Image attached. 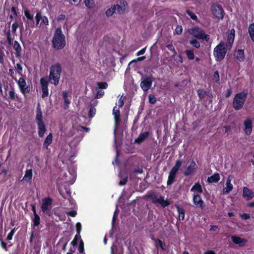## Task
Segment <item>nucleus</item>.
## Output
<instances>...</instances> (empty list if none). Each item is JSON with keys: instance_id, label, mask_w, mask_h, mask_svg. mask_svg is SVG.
Segmentation results:
<instances>
[{"instance_id": "obj_1", "label": "nucleus", "mask_w": 254, "mask_h": 254, "mask_svg": "<svg viewBox=\"0 0 254 254\" xmlns=\"http://www.w3.org/2000/svg\"><path fill=\"white\" fill-rule=\"evenodd\" d=\"M53 47L56 49H63L65 46V36L61 28H57L54 33L52 40Z\"/></svg>"}, {"instance_id": "obj_2", "label": "nucleus", "mask_w": 254, "mask_h": 254, "mask_svg": "<svg viewBox=\"0 0 254 254\" xmlns=\"http://www.w3.org/2000/svg\"><path fill=\"white\" fill-rule=\"evenodd\" d=\"M61 72L62 67L60 64L57 63L52 65L50 68L49 82L55 85H57L59 83Z\"/></svg>"}, {"instance_id": "obj_3", "label": "nucleus", "mask_w": 254, "mask_h": 254, "mask_svg": "<svg viewBox=\"0 0 254 254\" xmlns=\"http://www.w3.org/2000/svg\"><path fill=\"white\" fill-rule=\"evenodd\" d=\"M228 47L229 45L225 44L224 41H221L215 47L213 51V55L216 61L220 62L224 59L227 50L230 49Z\"/></svg>"}, {"instance_id": "obj_4", "label": "nucleus", "mask_w": 254, "mask_h": 254, "mask_svg": "<svg viewBox=\"0 0 254 254\" xmlns=\"http://www.w3.org/2000/svg\"><path fill=\"white\" fill-rule=\"evenodd\" d=\"M188 31L189 34L197 39L205 40L206 41L209 39V35L206 34L204 31L198 26L189 28Z\"/></svg>"}, {"instance_id": "obj_5", "label": "nucleus", "mask_w": 254, "mask_h": 254, "mask_svg": "<svg viewBox=\"0 0 254 254\" xmlns=\"http://www.w3.org/2000/svg\"><path fill=\"white\" fill-rule=\"evenodd\" d=\"M145 197L149 198L153 203L159 204L164 207L170 204L167 199H165L163 196L155 192L147 194L145 195Z\"/></svg>"}, {"instance_id": "obj_6", "label": "nucleus", "mask_w": 254, "mask_h": 254, "mask_svg": "<svg viewBox=\"0 0 254 254\" xmlns=\"http://www.w3.org/2000/svg\"><path fill=\"white\" fill-rule=\"evenodd\" d=\"M248 93L246 92H242L237 94L233 99V107L236 110L242 108L245 102Z\"/></svg>"}, {"instance_id": "obj_7", "label": "nucleus", "mask_w": 254, "mask_h": 254, "mask_svg": "<svg viewBox=\"0 0 254 254\" xmlns=\"http://www.w3.org/2000/svg\"><path fill=\"white\" fill-rule=\"evenodd\" d=\"M76 177V172L73 169L71 171L68 170L66 173H64L62 180L66 183L72 184L74 182Z\"/></svg>"}, {"instance_id": "obj_8", "label": "nucleus", "mask_w": 254, "mask_h": 254, "mask_svg": "<svg viewBox=\"0 0 254 254\" xmlns=\"http://www.w3.org/2000/svg\"><path fill=\"white\" fill-rule=\"evenodd\" d=\"M52 199L50 197L45 198L42 201V209L44 213L50 215L52 209Z\"/></svg>"}, {"instance_id": "obj_9", "label": "nucleus", "mask_w": 254, "mask_h": 254, "mask_svg": "<svg viewBox=\"0 0 254 254\" xmlns=\"http://www.w3.org/2000/svg\"><path fill=\"white\" fill-rule=\"evenodd\" d=\"M211 10L213 15L218 19H222L224 16V11L222 7L216 4L212 5Z\"/></svg>"}, {"instance_id": "obj_10", "label": "nucleus", "mask_w": 254, "mask_h": 254, "mask_svg": "<svg viewBox=\"0 0 254 254\" xmlns=\"http://www.w3.org/2000/svg\"><path fill=\"white\" fill-rule=\"evenodd\" d=\"M18 85L20 89L21 92L23 94H25L30 92V88L29 85H27L25 79L21 77L18 81Z\"/></svg>"}, {"instance_id": "obj_11", "label": "nucleus", "mask_w": 254, "mask_h": 254, "mask_svg": "<svg viewBox=\"0 0 254 254\" xmlns=\"http://www.w3.org/2000/svg\"><path fill=\"white\" fill-rule=\"evenodd\" d=\"M192 201L194 204L201 209L205 206V203L199 194H192Z\"/></svg>"}, {"instance_id": "obj_12", "label": "nucleus", "mask_w": 254, "mask_h": 254, "mask_svg": "<svg viewBox=\"0 0 254 254\" xmlns=\"http://www.w3.org/2000/svg\"><path fill=\"white\" fill-rule=\"evenodd\" d=\"M244 131L246 134L249 135L252 132V121L250 118H247L244 122Z\"/></svg>"}, {"instance_id": "obj_13", "label": "nucleus", "mask_w": 254, "mask_h": 254, "mask_svg": "<svg viewBox=\"0 0 254 254\" xmlns=\"http://www.w3.org/2000/svg\"><path fill=\"white\" fill-rule=\"evenodd\" d=\"M40 83L41 84V89L42 90V96L43 98L47 97L49 95V91L48 88V83L46 79L42 78L40 80Z\"/></svg>"}, {"instance_id": "obj_14", "label": "nucleus", "mask_w": 254, "mask_h": 254, "mask_svg": "<svg viewBox=\"0 0 254 254\" xmlns=\"http://www.w3.org/2000/svg\"><path fill=\"white\" fill-rule=\"evenodd\" d=\"M152 83V80L151 78L147 77L145 78L140 83V86L144 91H148L150 88Z\"/></svg>"}, {"instance_id": "obj_15", "label": "nucleus", "mask_w": 254, "mask_h": 254, "mask_svg": "<svg viewBox=\"0 0 254 254\" xmlns=\"http://www.w3.org/2000/svg\"><path fill=\"white\" fill-rule=\"evenodd\" d=\"M196 164L193 161H190L188 162L186 167V170L184 172L186 176L190 175L194 170Z\"/></svg>"}, {"instance_id": "obj_16", "label": "nucleus", "mask_w": 254, "mask_h": 254, "mask_svg": "<svg viewBox=\"0 0 254 254\" xmlns=\"http://www.w3.org/2000/svg\"><path fill=\"white\" fill-rule=\"evenodd\" d=\"M243 196L247 200H251L254 197V192L247 187H244Z\"/></svg>"}, {"instance_id": "obj_17", "label": "nucleus", "mask_w": 254, "mask_h": 254, "mask_svg": "<svg viewBox=\"0 0 254 254\" xmlns=\"http://www.w3.org/2000/svg\"><path fill=\"white\" fill-rule=\"evenodd\" d=\"M60 156L63 157L65 160L71 161L75 156V155L70 151V150H66V151H62L60 153Z\"/></svg>"}, {"instance_id": "obj_18", "label": "nucleus", "mask_w": 254, "mask_h": 254, "mask_svg": "<svg viewBox=\"0 0 254 254\" xmlns=\"http://www.w3.org/2000/svg\"><path fill=\"white\" fill-rule=\"evenodd\" d=\"M231 239L234 244L238 245L240 247L244 246L247 242V240L246 239L237 236H232Z\"/></svg>"}, {"instance_id": "obj_19", "label": "nucleus", "mask_w": 254, "mask_h": 254, "mask_svg": "<svg viewBox=\"0 0 254 254\" xmlns=\"http://www.w3.org/2000/svg\"><path fill=\"white\" fill-rule=\"evenodd\" d=\"M231 178L229 177L226 181V186L224 188L223 193L224 194H228L233 189V186L231 183Z\"/></svg>"}, {"instance_id": "obj_20", "label": "nucleus", "mask_w": 254, "mask_h": 254, "mask_svg": "<svg viewBox=\"0 0 254 254\" xmlns=\"http://www.w3.org/2000/svg\"><path fill=\"white\" fill-rule=\"evenodd\" d=\"M37 126L38 135L40 137H43L44 136L47 130L45 123L44 122L38 123Z\"/></svg>"}, {"instance_id": "obj_21", "label": "nucleus", "mask_w": 254, "mask_h": 254, "mask_svg": "<svg viewBox=\"0 0 254 254\" xmlns=\"http://www.w3.org/2000/svg\"><path fill=\"white\" fill-rule=\"evenodd\" d=\"M113 114L114 117L116 127L120 122V112L117 107H115L113 110Z\"/></svg>"}, {"instance_id": "obj_22", "label": "nucleus", "mask_w": 254, "mask_h": 254, "mask_svg": "<svg viewBox=\"0 0 254 254\" xmlns=\"http://www.w3.org/2000/svg\"><path fill=\"white\" fill-rule=\"evenodd\" d=\"M235 38V30L232 29L230 31L228 37L227 42L225 43V44L228 45L230 49L232 47V44L234 42V40Z\"/></svg>"}, {"instance_id": "obj_23", "label": "nucleus", "mask_w": 254, "mask_h": 254, "mask_svg": "<svg viewBox=\"0 0 254 254\" xmlns=\"http://www.w3.org/2000/svg\"><path fill=\"white\" fill-rule=\"evenodd\" d=\"M36 120L37 124L44 122L40 104H38L37 106Z\"/></svg>"}, {"instance_id": "obj_24", "label": "nucleus", "mask_w": 254, "mask_h": 254, "mask_svg": "<svg viewBox=\"0 0 254 254\" xmlns=\"http://www.w3.org/2000/svg\"><path fill=\"white\" fill-rule=\"evenodd\" d=\"M190 191L192 192V194H199L202 192V188L199 183H195L190 189Z\"/></svg>"}, {"instance_id": "obj_25", "label": "nucleus", "mask_w": 254, "mask_h": 254, "mask_svg": "<svg viewBox=\"0 0 254 254\" xmlns=\"http://www.w3.org/2000/svg\"><path fill=\"white\" fill-rule=\"evenodd\" d=\"M236 58L238 62H242L245 60L244 51L243 50H239L237 52Z\"/></svg>"}, {"instance_id": "obj_26", "label": "nucleus", "mask_w": 254, "mask_h": 254, "mask_svg": "<svg viewBox=\"0 0 254 254\" xmlns=\"http://www.w3.org/2000/svg\"><path fill=\"white\" fill-rule=\"evenodd\" d=\"M149 135L148 132H145L141 133L139 136L135 139V142L140 143L144 141Z\"/></svg>"}, {"instance_id": "obj_27", "label": "nucleus", "mask_w": 254, "mask_h": 254, "mask_svg": "<svg viewBox=\"0 0 254 254\" xmlns=\"http://www.w3.org/2000/svg\"><path fill=\"white\" fill-rule=\"evenodd\" d=\"M52 140L53 134L52 133H49L46 137L45 141L43 143L44 147L47 148L49 145L52 142Z\"/></svg>"}, {"instance_id": "obj_28", "label": "nucleus", "mask_w": 254, "mask_h": 254, "mask_svg": "<svg viewBox=\"0 0 254 254\" xmlns=\"http://www.w3.org/2000/svg\"><path fill=\"white\" fill-rule=\"evenodd\" d=\"M220 180V176L219 174L216 173L212 176L209 177L207 179V181L209 183H216Z\"/></svg>"}, {"instance_id": "obj_29", "label": "nucleus", "mask_w": 254, "mask_h": 254, "mask_svg": "<svg viewBox=\"0 0 254 254\" xmlns=\"http://www.w3.org/2000/svg\"><path fill=\"white\" fill-rule=\"evenodd\" d=\"M32 177V171L31 169L27 170L25 172V175L23 180L29 182L31 180Z\"/></svg>"}, {"instance_id": "obj_30", "label": "nucleus", "mask_w": 254, "mask_h": 254, "mask_svg": "<svg viewBox=\"0 0 254 254\" xmlns=\"http://www.w3.org/2000/svg\"><path fill=\"white\" fill-rule=\"evenodd\" d=\"M176 207L179 214V219L180 220H183L185 218V210L183 208L180 207L179 205H176Z\"/></svg>"}, {"instance_id": "obj_31", "label": "nucleus", "mask_w": 254, "mask_h": 254, "mask_svg": "<svg viewBox=\"0 0 254 254\" xmlns=\"http://www.w3.org/2000/svg\"><path fill=\"white\" fill-rule=\"evenodd\" d=\"M181 165L182 162L180 160H177L175 163V166L172 168L170 172L172 174H176Z\"/></svg>"}, {"instance_id": "obj_32", "label": "nucleus", "mask_w": 254, "mask_h": 254, "mask_svg": "<svg viewBox=\"0 0 254 254\" xmlns=\"http://www.w3.org/2000/svg\"><path fill=\"white\" fill-rule=\"evenodd\" d=\"M167 48L173 53V55L170 58V60H172L174 59L177 54V52L172 44H168L167 45Z\"/></svg>"}, {"instance_id": "obj_33", "label": "nucleus", "mask_w": 254, "mask_h": 254, "mask_svg": "<svg viewBox=\"0 0 254 254\" xmlns=\"http://www.w3.org/2000/svg\"><path fill=\"white\" fill-rule=\"evenodd\" d=\"M175 177H176V174H172L170 172L169 173V175L168 176V181H167L168 185H170L174 183V182L175 181Z\"/></svg>"}, {"instance_id": "obj_34", "label": "nucleus", "mask_w": 254, "mask_h": 254, "mask_svg": "<svg viewBox=\"0 0 254 254\" xmlns=\"http://www.w3.org/2000/svg\"><path fill=\"white\" fill-rule=\"evenodd\" d=\"M249 32L252 41L254 42V24H252L249 26Z\"/></svg>"}, {"instance_id": "obj_35", "label": "nucleus", "mask_w": 254, "mask_h": 254, "mask_svg": "<svg viewBox=\"0 0 254 254\" xmlns=\"http://www.w3.org/2000/svg\"><path fill=\"white\" fill-rule=\"evenodd\" d=\"M116 12L115 7L114 5L108 9L106 11V14L107 16H111Z\"/></svg>"}, {"instance_id": "obj_36", "label": "nucleus", "mask_w": 254, "mask_h": 254, "mask_svg": "<svg viewBox=\"0 0 254 254\" xmlns=\"http://www.w3.org/2000/svg\"><path fill=\"white\" fill-rule=\"evenodd\" d=\"M85 5L89 8H92L94 6L95 2L94 0H85Z\"/></svg>"}, {"instance_id": "obj_37", "label": "nucleus", "mask_w": 254, "mask_h": 254, "mask_svg": "<svg viewBox=\"0 0 254 254\" xmlns=\"http://www.w3.org/2000/svg\"><path fill=\"white\" fill-rule=\"evenodd\" d=\"M188 58L189 60H193L194 58V55L193 52L191 50H187L185 51Z\"/></svg>"}, {"instance_id": "obj_38", "label": "nucleus", "mask_w": 254, "mask_h": 254, "mask_svg": "<svg viewBox=\"0 0 254 254\" xmlns=\"http://www.w3.org/2000/svg\"><path fill=\"white\" fill-rule=\"evenodd\" d=\"M40 217L37 214H35V215H34V218L33 219V222L34 223V225L35 226H37L40 224Z\"/></svg>"}, {"instance_id": "obj_39", "label": "nucleus", "mask_w": 254, "mask_h": 254, "mask_svg": "<svg viewBox=\"0 0 254 254\" xmlns=\"http://www.w3.org/2000/svg\"><path fill=\"white\" fill-rule=\"evenodd\" d=\"M81 239V238H80V236H79V235H78V234H76L73 240L72 241V242H71V244L73 246H76L77 244V242L78 241H80Z\"/></svg>"}, {"instance_id": "obj_40", "label": "nucleus", "mask_w": 254, "mask_h": 254, "mask_svg": "<svg viewBox=\"0 0 254 254\" xmlns=\"http://www.w3.org/2000/svg\"><path fill=\"white\" fill-rule=\"evenodd\" d=\"M186 13H187V14L190 16V17L193 19V20H197V16H196V15L195 14V13L194 12H193L192 11H191L190 10H187L186 11Z\"/></svg>"}, {"instance_id": "obj_41", "label": "nucleus", "mask_w": 254, "mask_h": 254, "mask_svg": "<svg viewBox=\"0 0 254 254\" xmlns=\"http://www.w3.org/2000/svg\"><path fill=\"white\" fill-rule=\"evenodd\" d=\"M190 43L191 45H192L193 47L196 48H198L200 47V43L196 40H192L190 41Z\"/></svg>"}, {"instance_id": "obj_42", "label": "nucleus", "mask_w": 254, "mask_h": 254, "mask_svg": "<svg viewBox=\"0 0 254 254\" xmlns=\"http://www.w3.org/2000/svg\"><path fill=\"white\" fill-rule=\"evenodd\" d=\"M183 32V28L181 25L177 26L175 30V33L178 35H180Z\"/></svg>"}, {"instance_id": "obj_43", "label": "nucleus", "mask_w": 254, "mask_h": 254, "mask_svg": "<svg viewBox=\"0 0 254 254\" xmlns=\"http://www.w3.org/2000/svg\"><path fill=\"white\" fill-rule=\"evenodd\" d=\"M97 85L98 87L100 89H106L108 86L106 82H98Z\"/></svg>"}, {"instance_id": "obj_44", "label": "nucleus", "mask_w": 254, "mask_h": 254, "mask_svg": "<svg viewBox=\"0 0 254 254\" xmlns=\"http://www.w3.org/2000/svg\"><path fill=\"white\" fill-rule=\"evenodd\" d=\"M14 48L16 50L17 53H19L20 52L21 47L17 41L14 42Z\"/></svg>"}, {"instance_id": "obj_45", "label": "nucleus", "mask_w": 254, "mask_h": 254, "mask_svg": "<svg viewBox=\"0 0 254 254\" xmlns=\"http://www.w3.org/2000/svg\"><path fill=\"white\" fill-rule=\"evenodd\" d=\"M126 97L122 95L118 101V105L120 107H122L124 104V101L126 99Z\"/></svg>"}, {"instance_id": "obj_46", "label": "nucleus", "mask_w": 254, "mask_h": 254, "mask_svg": "<svg viewBox=\"0 0 254 254\" xmlns=\"http://www.w3.org/2000/svg\"><path fill=\"white\" fill-rule=\"evenodd\" d=\"M156 245L157 247H160L163 250H165V244L163 243L160 240H157L156 242Z\"/></svg>"}, {"instance_id": "obj_47", "label": "nucleus", "mask_w": 254, "mask_h": 254, "mask_svg": "<svg viewBox=\"0 0 254 254\" xmlns=\"http://www.w3.org/2000/svg\"><path fill=\"white\" fill-rule=\"evenodd\" d=\"M78 250L80 253H83L84 252V244L82 240H80Z\"/></svg>"}, {"instance_id": "obj_48", "label": "nucleus", "mask_w": 254, "mask_h": 254, "mask_svg": "<svg viewBox=\"0 0 254 254\" xmlns=\"http://www.w3.org/2000/svg\"><path fill=\"white\" fill-rule=\"evenodd\" d=\"M114 7H115L116 11L119 13H121L124 10L122 9L121 6L118 4L114 5Z\"/></svg>"}, {"instance_id": "obj_49", "label": "nucleus", "mask_w": 254, "mask_h": 254, "mask_svg": "<svg viewBox=\"0 0 254 254\" xmlns=\"http://www.w3.org/2000/svg\"><path fill=\"white\" fill-rule=\"evenodd\" d=\"M240 217L244 220H247L250 218V216L249 214L243 213L240 214Z\"/></svg>"}, {"instance_id": "obj_50", "label": "nucleus", "mask_w": 254, "mask_h": 254, "mask_svg": "<svg viewBox=\"0 0 254 254\" xmlns=\"http://www.w3.org/2000/svg\"><path fill=\"white\" fill-rule=\"evenodd\" d=\"M148 98H149V101L150 103L154 104L155 103L156 98L154 96L152 95H149Z\"/></svg>"}, {"instance_id": "obj_51", "label": "nucleus", "mask_w": 254, "mask_h": 254, "mask_svg": "<svg viewBox=\"0 0 254 254\" xmlns=\"http://www.w3.org/2000/svg\"><path fill=\"white\" fill-rule=\"evenodd\" d=\"M15 68H16V70L17 71V72L19 74H21V71L22 70V67L21 65H20V64H16V65H15Z\"/></svg>"}, {"instance_id": "obj_52", "label": "nucleus", "mask_w": 254, "mask_h": 254, "mask_svg": "<svg viewBox=\"0 0 254 254\" xmlns=\"http://www.w3.org/2000/svg\"><path fill=\"white\" fill-rule=\"evenodd\" d=\"M76 231H77V234L79 235V233L81 230V225L80 223L78 222L76 224Z\"/></svg>"}, {"instance_id": "obj_53", "label": "nucleus", "mask_w": 254, "mask_h": 254, "mask_svg": "<svg viewBox=\"0 0 254 254\" xmlns=\"http://www.w3.org/2000/svg\"><path fill=\"white\" fill-rule=\"evenodd\" d=\"M24 13H25V15L26 16V17L28 19H29L31 20V19H32L33 18V15H31V14L30 13V12H29V11H28V10H25L24 11Z\"/></svg>"}, {"instance_id": "obj_54", "label": "nucleus", "mask_w": 254, "mask_h": 254, "mask_svg": "<svg viewBox=\"0 0 254 254\" xmlns=\"http://www.w3.org/2000/svg\"><path fill=\"white\" fill-rule=\"evenodd\" d=\"M104 91H103L102 90H99L97 92V93L96 94V98H100L104 95Z\"/></svg>"}, {"instance_id": "obj_55", "label": "nucleus", "mask_w": 254, "mask_h": 254, "mask_svg": "<svg viewBox=\"0 0 254 254\" xmlns=\"http://www.w3.org/2000/svg\"><path fill=\"white\" fill-rule=\"evenodd\" d=\"M42 23L45 25H48L49 24V20L48 19V18L46 16H43L42 17Z\"/></svg>"}, {"instance_id": "obj_56", "label": "nucleus", "mask_w": 254, "mask_h": 254, "mask_svg": "<svg viewBox=\"0 0 254 254\" xmlns=\"http://www.w3.org/2000/svg\"><path fill=\"white\" fill-rule=\"evenodd\" d=\"M15 232V229H12L11 232L8 234L7 239L8 240H11L12 238V236Z\"/></svg>"}, {"instance_id": "obj_57", "label": "nucleus", "mask_w": 254, "mask_h": 254, "mask_svg": "<svg viewBox=\"0 0 254 254\" xmlns=\"http://www.w3.org/2000/svg\"><path fill=\"white\" fill-rule=\"evenodd\" d=\"M35 19H36V24H38L40 20L41 19H42V16L41 15V14L40 13H37L36 16H35Z\"/></svg>"}, {"instance_id": "obj_58", "label": "nucleus", "mask_w": 254, "mask_h": 254, "mask_svg": "<svg viewBox=\"0 0 254 254\" xmlns=\"http://www.w3.org/2000/svg\"><path fill=\"white\" fill-rule=\"evenodd\" d=\"M95 113H96V109L94 108H91L90 109V111H89L90 117H92L95 114Z\"/></svg>"}, {"instance_id": "obj_59", "label": "nucleus", "mask_w": 254, "mask_h": 254, "mask_svg": "<svg viewBox=\"0 0 254 254\" xmlns=\"http://www.w3.org/2000/svg\"><path fill=\"white\" fill-rule=\"evenodd\" d=\"M18 25L17 22L13 23L11 26L12 31L14 32H15L18 27Z\"/></svg>"}, {"instance_id": "obj_60", "label": "nucleus", "mask_w": 254, "mask_h": 254, "mask_svg": "<svg viewBox=\"0 0 254 254\" xmlns=\"http://www.w3.org/2000/svg\"><path fill=\"white\" fill-rule=\"evenodd\" d=\"M9 96L12 99H14L16 97L15 92L12 90L9 91Z\"/></svg>"}, {"instance_id": "obj_61", "label": "nucleus", "mask_w": 254, "mask_h": 254, "mask_svg": "<svg viewBox=\"0 0 254 254\" xmlns=\"http://www.w3.org/2000/svg\"><path fill=\"white\" fill-rule=\"evenodd\" d=\"M66 214L68 215H70L72 217H74L76 215V212L74 210H72L69 212H67Z\"/></svg>"}, {"instance_id": "obj_62", "label": "nucleus", "mask_w": 254, "mask_h": 254, "mask_svg": "<svg viewBox=\"0 0 254 254\" xmlns=\"http://www.w3.org/2000/svg\"><path fill=\"white\" fill-rule=\"evenodd\" d=\"M64 103H65L64 108L66 109L68 107V105L70 104V102L68 99L67 98H64Z\"/></svg>"}, {"instance_id": "obj_63", "label": "nucleus", "mask_w": 254, "mask_h": 254, "mask_svg": "<svg viewBox=\"0 0 254 254\" xmlns=\"http://www.w3.org/2000/svg\"><path fill=\"white\" fill-rule=\"evenodd\" d=\"M65 19V15L64 14H60L58 16L57 20L59 21H63Z\"/></svg>"}, {"instance_id": "obj_64", "label": "nucleus", "mask_w": 254, "mask_h": 254, "mask_svg": "<svg viewBox=\"0 0 254 254\" xmlns=\"http://www.w3.org/2000/svg\"><path fill=\"white\" fill-rule=\"evenodd\" d=\"M145 50H146V48H143L142 49H141V50H140L139 51H138L137 53V55L139 56V55H142V54H144V53L145 52Z\"/></svg>"}]
</instances>
